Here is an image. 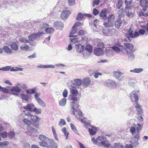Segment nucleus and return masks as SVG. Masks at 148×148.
I'll return each mask as SVG.
<instances>
[{"mask_svg":"<svg viewBox=\"0 0 148 148\" xmlns=\"http://www.w3.org/2000/svg\"><path fill=\"white\" fill-rule=\"evenodd\" d=\"M92 140L93 143L99 147L103 146L105 147L110 148V145L107 140L106 138L101 136L97 138H92Z\"/></svg>","mask_w":148,"mask_h":148,"instance_id":"f257e3e1","label":"nucleus"},{"mask_svg":"<svg viewBox=\"0 0 148 148\" xmlns=\"http://www.w3.org/2000/svg\"><path fill=\"white\" fill-rule=\"evenodd\" d=\"M70 106L71 108V110L72 114L75 115L76 117L79 119L80 117L83 116V113L79 109L80 106L79 102L73 101L70 103Z\"/></svg>","mask_w":148,"mask_h":148,"instance_id":"f03ea898","label":"nucleus"},{"mask_svg":"<svg viewBox=\"0 0 148 148\" xmlns=\"http://www.w3.org/2000/svg\"><path fill=\"white\" fill-rule=\"evenodd\" d=\"M139 92L138 91L134 90L129 95L130 98L132 101L135 102L136 103L138 101V95Z\"/></svg>","mask_w":148,"mask_h":148,"instance_id":"7ed1b4c3","label":"nucleus"},{"mask_svg":"<svg viewBox=\"0 0 148 148\" xmlns=\"http://www.w3.org/2000/svg\"><path fill=\"white\" fill-rule=\"evenodd\" d=\"M140 137V134H136L133 137L131 138L130 143L132 144L134 147H136L139 144L138 140Z\"/></svg>","mask_w":148,"mask_h":148,"instance_id":"20e7f679","label":"nucleus"},{"mask_svg":"<svg viewBox=\"0 0 148 148\" xmlns=\"http://www.w3.org/2000/svg\"><path fill=\"white\" fill-rule=\"evenodd\" d=\"M71 86L73 88H74L75 86H79L82 85V81L80 79H77L73 80L71 81Z\"/></svg>","mask_w":148,"mask_h":148,"instance_id":"39448f33","label":"nucleus"},{"mask_svg":"<svg viewBox=\"0 0 148 148\" xmlns=\"http://www.w3.org/2000/svg\"><path fill=\"white\" fill-rule=\"evenodd\" d=\"M40 95V93H36L34 96L38 104L43 107H45V103L40 98L38 97Z\"/></svg>","mask_w":148,"mask_h":148,"instance_id":"423d86ee","label":"nucleus"},{"mask_svg":"<svg viewBox=\"0 0 148 148\" xmlns=\"http://www.w3.org/2000/svg\"><path fill=\"white\" fill-rule=\"evenodd\" d=\"M54 26L56 29L59 30H62L64 27V24L61 21H57L53 23Z\"/></svg>","mask_w":148,"mask_h":148,"instance_id":"0eeeda50","label":"nucleus"},{"mask_svg":"<svg viewBox=\"0 0 148 148\" xmlns=\"http://www.w3.org/2000/svg\"><path fill=\"white\" fill-rule=\"evenodd\" d=\"M25 112V115L28 117H30L31 120L34 122H36L38 120V117L35 115L31 114L29 112Z\"/></svg>","mask_w":148,"mask_h":148,"instance_id":"6e6552de","label":"nucleus"},{"mask_svg":"<svg viewBox=\"0 0 148 148\" xmlns=\"http://www.w3.org/2000/svg\"><path fill=\"white\" fill-rule=\"evenodd\" d=\"M113 51H114L116 53H119L121 51V50H127L126 48L122 45H120L119 47L114 46L111 47Z\"/></svg>","mask_w":148,"mask_h":148,"instance_id":"1a4fd4ad","label":"nucleus"},{"mask_svg":"<svg viewBox=\"0 0 148 148\" xmlns=\"http://www.w3.org/2000/svg\"><path fill=\"white\" fill-rule=\"evenodd\" d=\"M105 52L106 56L108 57L113 56L114 53L111 47L106 48Z\"/></svg>","mask_w":148,"mask_h":148,"instance_id":"9d476101","label":"nucleus"},{"mask_svg":"<svg viewBox=\"0 0 148 148\" xmlns=\"http://www.w3.org/2000/svg\"><path fill=\"white\" fill-rule=\"evenodd\" d=\"M125 36L129 41L131 40V38H134L133 31L131 29L128 30V32L125 34Z\"/></svg>","mask_w":148,"mask_h":148,"instance_id":"9b49d317","label":"nucleus"},{"mask_svg":"<svg viewBox=\"0 0 148 148\" xmlns=\"http://www.w3.org/2000/svg\"><path fill=\"white\" fill-rule=\"evenodd\" d=\"M91 82V80L89 78H84L82 81V85L83 87H86L90 84Z\"/></svg>","mask_w":148,"mask_h":148,"instance_id":"f8f14e48","label":"nucleus"},{"mask_svg":"<svg viewBox=\"0 0 148 148\" xmlns=\"http://www.w3.org/2000/svg\"><path fill=\"white\" fill-rule=\"evenodd\" d=\"M103 51L101 48L95 47L94 51V54L97 56H100L103 54Z\"/></svg>","mask_w":148,"mask_h":148,"instance_id":"ddd939ff","label":"nucleus"},{"mask_svg":"<svg viewBox=\"0 0 148 148\" xmlns=\"http://www.w3.org/2000/svg\"><path fill=\"white\" fill-rule=\"evenodd\" d=\"M48 148H58V146L52 139H50L49 141Z\"/></svg>","mask_w":148,"mask_h":148,"instance_id":"4468645a","label":"nucleus"},{"mask_svg":"<svg viewBox=\"0 0 148 148\" xmlns=\"http://www.w3.org/2000/svg\"><path fill=\"white\" fill-rule=\"evenodd\" d=\"M108 11L107 9L105 8L102 10L100 13L99 16L102 19L105 20L107 18L106 14Z\"/></svg>","mask_w":148,"mask_h":148,"instance_id":"2eb2a0df","label":"nucleus"},{"mask_svg":"<svg viewBox=\"0 0 148 148\" xmlns=\"http://www.w3.org/2000/svg\"><path fill=\"white\" fill-rule=\"evenodd\" d=\"M70 15L69 10H63L62 12L61 15V18L62 19H64L67 18Z\"/></svg>","mask_w":148,"mask_h":148,"instance_id":"dca6fc26","label":"nucleus"},{"mask_svg":"<svg viewBox=\"0 0 148 148\" xmlns=\"http://www.w3.org/2000/svg\"><path fill=\"white\" fill-rule=\"evenodd\" d=\"M75 45L76 49L78 53H80L83 52L84 49L83 45L80 44H75Z\"/></svg>","mask_w":148,"mask_h":148,"instance_id":"f3484780","label":"nucleus"},{"mask_svg":"<svg viewBox=\"0 0 148 148\" xmlns=\"http://www.w3.org/2000/svg\"><path fill=\"white\" fill-rule=\"evenodd\" d=\"M30 134H28L30 136L36 137L37 136V135L38 134V133L37 130L33 127H31L30 129Z\"/></svg>","mask_w":148,"mask_h":148,"instance_id":"a211bd4d","label":"nucleus"},{"mask_svg":"<svg viewBox=\"0 0 148 148\" xmlns=\"http://www.w3.org/2000/svg\"><path fill=\"white\" fill-rule=\"evenodd\" d=\"M135 107L138 114L141 115L143 113V109L141 108V106L137 103Z\"/></svg>","mask_w":148,"mask_h":148,"instance_id":"6ab92c4d","label":"nucleus"},{"mask_svg":"<svg viewBox=\"0 0 148 148\" xmlns=\"http://www.w3.org/2000/svg\"><path fill=\"white\" fill-rule=\"evenodd\" d=\"M122 21L120 18L117 19L115 21V25L117 28H119L121 25L122 24Z\"/></svg>","mask_w":148,"mask_h":148,"instance_id":"aec40b11","label":"nucleus"},{"mask_svg":"<svg viewBox=\"0 0 148 148\" xmlns=\"http://www.w3.org/2000/svg\"><path fill=\"white\" fill-rule=\"evenodd\" d=\"M125 12L127 15L128 17H130L132 15L131 8L129 7H128L127 5L126 6H125Z\"/></svg>","mask_w":148,"mask_h":148,"instance_id":"412c9836","label":"nucleus"},{"mask_svg":"<svg viewBox=\"0 0 148 148\" xmlns=\"http://www.w3.org/2000/svg\"><path fill=\"white\" fill-rule=\"evenodd\" d=\"M108 22H105L103 23V25L106 27H112L114 25L113 21V20L110 21H107Z\"/></svg>","mask_w":148,"mask_h":148,"instance_id":"4be33fe9","label":"nucleus"},{"mask_svg":"<svg viewBox=\"0 0 148 148\" xmlns=\"http://www.w3.org/2000/svg\"><path fill=\"white\" fill-rule=\"evenodd\" d=\"M37 68H44L46 69L47 68H55V66L53 65H40L38 66H37Z\"/></svg>","mask_w":148,"mask_h":148,"instance_id":"5701e85b","label":"nucleus"},{"mask_svg":"<svg viewBox=\"0 0 148 148\" xmlns=\"http://www.w3.org/2000/svg\"><path fill=\"white\" fill-rule=\"evenodd\" d=\"M88 132L90 134L92 135H94L96 134V131L97 129L95 127H92L91 128H89Z\"/></svg>","mask_w":148,"mask_h":148,"instance_id":"b1692460","label":"nucleus"},{"mask_svg":"<svg viewBox=\"0 0 148 148\" xmlns=\"http://www.w3.org/2000/svg\"><path fill=\"white\" fill-rule=\"evenodd\" d=\"M114 77L117 79L119 81H122V79H119L121 75L123 74L121 72L119 71H114L113 72Z\"/></svg>","mask_w":148,"mask_h":148,"instance_id":"393cba45","label":"nucleus"},{"mask_svg":"<svg viewBox=\"0 0 148 148\" xmlns=\"http://www.w3.org/2000/svg\"><path fill=\"white\" fill-rule=\"evenodd\" d=\"M110 148H124V147L119 143H115L110 146Z\"/></svg>","mask_w":148,"mask_h":148,"instance_id":"a878e982","label":"nucleus"},{"mask_svg":"<svg viewBox=\"0 0 148 148\" xmlns=\"http://www.w3.org/2000/svg\"><path fill=\"white\" fill-rule=\"evenodd\" d=\"M127 54L128 56V59L129 60L132 61L135 59V56L132 52H128L127 51Z\"/></svg>","mask_w":148,"mask_h":148,"instance_id":"bb28decb","label":"nucleus"},{"mask_svg":"<svg viewBox=\"0 0 148 148\" xmlns=\"http://www.w3.org/2000/svg\"><path fill=\"white\" fill-rule=\"evenodd\" d=\"M39 26L41 30H44L48 27V25L46 23L42 22L39 25Z\"/></svg>","mask_w":148,"mask_h":148,"instance_id":"cd10ccee","label":"nucleus"},{"mask_svg":"<svg viewBox=\"0 0 148 148\" xmlns=\"http://www.w3.org/2000/svg\"><path fill=\"white\" fill-rule=\"evenodd\" d=\"M108 82L112 87H116L117 86V83L114 81L108 80Z\"/></svg>","mask_w":148,"mask_h":148,"instance_id":"c85d7f7f","label":"nucleus"},{"mask_svg":"<svg viewBox=\"0 0 148 148\" xmlns=\"http://www.w3.org/2000/svg\"><path fill=\"white\" fill-rule=\"evenodd\" d=\"M143 71V69L141 68H135L133 70H131L130 71L136 73H140Z\"/></svg>","mask_w":148,"mask_h":148,"instance_id":"c756f323","label":"nucleus"},{"mask_svg":"<svg viewBox=\"0 0 148 148\" xmlns=\"http://www.w3.org/2000/svg\"><path fill=\"white\" fill-rule=\"evenodd\" d=\"M66 99L65 98H63L59 101V105L60 106H64L66 105Z\"/></svg>","mask_w":148,"mask_h":148,"instance_id":"7c9ffc66","label":"nucleus"},{"mask_svg":"<svg viewBox=\"0 0 148 148\" xmlns=\"http://www.w3.org/2000/svg\"><path fill=\"white\" fill-rule=\"evenodd\" d=\"M77 95H70L69 96V100L73 101L76 102L77 101Z\"/></svg>","mask_w":148,"mask_h":148,"instance_id":"2f4dec72","label":"nucleus"},{"mask_svg":"<svg viewBox=\"0 0 148 148\" xmlns=\"http://www.w3.org/2000/svg\"><path fill=\"white\" fill-rule=\"evenodd\" d=\"M25 116L24 117V119H23V122L26 124L28 125H30L31 124V121L27 119L28 118L27 116L25 115Z\"/></svg>","mask_w":148,"mask_h":148,"instance_id":"473e14b6","label":"nucleus"},{"mask_svg":"<svg viewBox=\"0 0 148 148\" xmlns=\"http://www.w3.org/2000/svg\"><path fill=\"white\" fill-rule=\"evenodd\" d=\"M39 139L41 140V141H49L50 139H49L47 137H46L45 136L42 135L40 134L39 135V137H38Z\"/></svg>","mask_w":148,"mask_h":148,"instance_id":"72a5a7b5","label":"nucleus"},{"mask_svg":"<svg viewBox=\"0 0 148 148\" xmlns=\"http://www.w3.org/2000/svg\"><path fill=\"white\" fill-rule=\"evenodd\" d=\"M3 49L5 52L7 53L10 54L12 53V51L10 48L7 46H4L3 47Z\"/></svg>","mask_w":148,"mask_h":148,"instance_id":"f704fd0d","label":"nucleus"},{"mask_svg":"<svg viewBox=\"0 0 148 148\" xmlns=\"http://www.w3.org/2000/svg\"><path fill=\"white\" fill-rule=\"evenodd\" d=\"M20 48L21 50L27 51L29 49V47L27 44H24L21 45Z\"/></svg>","mask_w":148,"mask_h":148,"instance_id":"c9c22d12","label":"nucleus"},{"mask_svg":"<svg viewBox=\"0 0 148 148\" xmlns=\"http://www.w3.org/2000/svg\"><path fill=\"white\" fill-rule=\"evenodd\" d=\"M35 107V106L33 104H28L27 105V110L31 112H33V109Z\"/></svg>","mask_w":148,"mask_h":148,"instance_id":"e433bc0d","label":"nucleus"},{"mask_svg":"<svg viewBox=\"0 0 148 148\" xmlns=\"http://www.w3.org/2000/svg\"><path fill=\"white\" fill-rule=\"evenodd\" d=\"M47 142H49V141H42L39 142V144L41 146L48 148L49 144L47 143Z\"/></svg>","mask_w":148,"mask_h":148,"instance_id":"4c0bfd02","label":"nucleus"},{"mask_svg":"<svg viewBox=\"0 0 148 148\" xmlns=\"http://www.w3.org/2000/svg\"><path fill=\"white\" fill-rule=\"evenodd\" d=\"M18 39L20 42L22 43L29 42V41L26 38L20 36L18 37Z\"/></svg>","mask_w":148,"mask_h":148,"instance_id":"58836bf2","label":"nucleus"},{"mask_svg":"<svg viewBox=\"0 0 148 148\" xmlns=\"http://www.w3.org/2000/svg\"><path fill=\"white\" fill-rule=\"evenodd\" d=\"M23 68H19L17 67L11 68L10 71H23Z\"/></svg>","mask_w":148,"mask_h":148,"instance_id":"ea45409f","label":"nucleus"},{"mask_svg":"<svg viewBox=\"0 0 148 148\" xmlns=\"http://www.w3.org/2000/svg\"><path fill=\"white\" fill-rule=\"evenodd\" d=\"M28 38L29 40L30 41H32L35 40L36 38L35 34H32L29 35L28 36Z\"/></svg>","mask_w":148,"mask_h":148,"instance_id":"a19ab883","label":"nucleus"},{"mask_svg":"<svg viewBox=\"0 0 148 148\" xmlns=\"http://www.w3.org/2000/svg\"><path fill=\"white\" fill-rule=\"evenodd\" d=\"M85 50L87 51L89 53H92V47L91 45H88L86 46Z\"/></svg>","mask_w":148,"mask_h":148,"instance_id":"79ce46f5","label":"nucleus"},{"mask_svg":"<svg viewBox=\"0 0 148 148\" xmlns=\"http://www.w3.org/2000/svg\"><path fill=\"white\" fill-rule=\"evenodd\" d=\"M124 45L127 49H130L131 50H132L134 48L133 45L130 43H125Z\"/></svg>","mask_w":148,"mask_h":148,"instance_id":"37998d69","label":"nucleus"},{"mask_svg":"<svg viewBox=\"0 0 148 148\" xmlns=\"http://www.w3.org/2000/svg\"><path fill=\"white\" fill-rule=\"evenodd\" d=\"M21 90L20 88L17 86L13 87L11 89V91L12 92H20Z\"/></svg>","mask_w":148,"mask_h":148,"instance_id":"c03bdc74","label":"nucleus"},{"mask_svg":"<svg viewBox=\"0 0 148 148\" xmlns=\"http://www.w3.org/2000/svg\"><path fill=\"white\" fill-rule=\"evenodd\" d=\"M85 14H83L79 12L78 14L76 19L78 21H80L83 18Z\"/></svg>","mask_w":148,"mask_h":148,"instance_id":"a18cd8bd","label":"nucleus"},{"mask_svg":"<svg viewBox=\"0 0 148 148\" xmlns=\"http://www.w3.org/2000/svg\"><path fill=\"white\" fill-rule=\"evenodd\" d=\"M75 27H74L73 26V29H72L71 30V33H70V37H75L76 35H73L75 34V33H76L77 32V29H76L75 28Z\"/></svg>","mask_w":148,"mask_h":148,"instance_id":"49530a36","label":"nucleus"},{"mask_svg":"<svg viewBox=\"0 0 148 148\" xmlns=\"http://www.w3.org/2000/svg\"><path fill=\"white\" fill-rule=\"evenodd\" d=\"M54 29L52 28L47 27L45 29V32L47 33L51 34L54 32Z\"/></svg>","mask_w":148,"mask_h":148,"instance_id":"de8ad7c7","label":"nucleus"},{"mask_svg":"<svg viewBox=\"0 0 148 148\" xmlns=\"http://www.w3.org/2000/svg\"><path fill=\"white\" fill-rule=\"evenodd\" d=\"M11 47L13 50H17L18 49L17 45L15 42H13L11 46Z\"/></svg>","mask_w":148,"mask_h":148,"instance_id":"09e8293b","label":"nucleus"},{"mask_svg":"<svg viewBox=\"0 0 148 148\" xmlns=\"http://www.w3.org/2000/svg\"><path fill=\"white\" fill-rule=\"evenodd\" d=\"M36 89L35 88H32V89H29L26 90V91L27 94H32L35 93Z\"/></svg>","mask_w":148,"mask_h":148,"instance_id":"8fccbe9b","label":"nucleus"},{"mask_svg":"<svg viewBox=\"0 0 148 148\" xmlns=\"http://www.w3.org/2000/svg\"><path fill=\"white\" fill-rule=\"evenodd\" d=\"M71 129L73 130V131L75 132L76 134H77L78 135H79V134L78 132L77 129L76 127L75 126V125L73 124H71Z\"/></svg>","mask_w":148,"mask_h":148,"instance_id":"3c124183","label":"nucleus"},{"mask_svg":"<svg viewBox=\"0 0 148 148\" xmlns=\"http://www.w3.org/2000/svg\"><path fill=\"white\" fill-rule=\"evenodd\" d=\"M114 18V14L112 13L108 15V16H107L106 18V21H112L113 20V18Z\"/></svg>","mask_w":148,"mask_h":148,"instance_id":"603ef678","label":"nucleus"},{"mask_svg":"<svg viewBox=\"0 0 148 148\" xmlns=\"http://www.w3.org/2000/svg\"><path fill=\"white\" fill-rule=\"evenodd\" d=\"M20 97L23 99L24 100L26 101H27L29 100V96L27 95H25L23 94H22L20 95Z\"/></svg>","mask_w":148,"mask_h":148,"instance_id":"864d4df0","label":"nucleus"},{"mask_svg":"<svg viewBox=\"0 0 148 148\" xmlns=\"http://www.w3.org/2000/svg\"><path fill=\"white\" fill-rule=\"evenodd\" d=\"M123 4L122 0H119L117 3L116 7L117 9H120Z\"/></svg>","mask_w":148,"mask_h":148,"instance_id":"5fc2aeb1","label":"nucleus"},{"mask_svg":"<svg viewBox=\"0 0 148 148\" xmlns=\"http://www.w3.org/2000/svg\"><path fill=\"white\" fill-rule=\"evenodd\" d=\"M11 66H6L3 67L2 68H0V71L2 70L4 71H7L10 70Z\"/></svg>","mask_w":148,"mask_h":148,"instance_id":"6e6d98bb","label":"nucleus"},{"mask_svg":"<svg viewBox=\"0 0 148 148\" xmlns=\"http://www.w3.org/2000/svg\"><path fill=\"white\" fill-rule=\"evenodd\" d=\"M0 91L4 93H8L9 91L7 88L2 87L0 86Z\"/></svg>","mask_w":148,"mask_h":148,"instance_id":"4d7b16f0","label":"nucleus"},{"mask_svg":"<svg viewBox=\"0 0 148 148\" xmlns=\"http://www.w3.org/2000/svg\"><path fill=\"white\" fill-rule=\"evenodd\" d=\"M62 131L64 133V136L65 137H66V139H67V138L68 135L69 134L68 132H66V128L65 127H63L62 129Z\"/></svg>","mask_w":148,"mask_h":148,"instance_id":"13d9d810","label":"nucleus"},{"mask_svg":"<svg viewBox=\"0 0 148 148\" xmlns=\"http://www.w3.org/2000/svg\"><path fill=\"white\" fill-rule=\"evenodd\" d=\"M70 92L72 94V95H77L78 93V90L74 89L71 88L70 89Z\"/></svg>","mask_w":148,"mask_h":148,"instance_id":"bf43d9fd","label":"nucleus"},{"mask_svg":"<svg viewBox=\"0 0 148 148\" xmlns=\"http://www.w3.org/2000/svg\"><path fill=\"white\" fill-rule=\"evenodd\" d=\"M9 145V142L8 141H3L0 142V147H4Z\"/></svg>","mask_w":148,"mask_h":148,"instance_id":"052dcab7","label":"nucleus"},{"mask_svg":"<svg viewBox=\"0 0 148 148\" xmlns=\"http://www.w3.org/2000/svg\"><path fill=\"white\" fill-rule=\"evenodd\" d=\"M118 14L119 16L120 17H123L124 15V11L123 8H121L119 10Z\"/></svg>","mask_w":148,"mask_h":148,"instance_id":"680f3d73","label":"nucleus"},{"mask_svg":"<svg viewBox=\"0 0 148 148\" xmlns=\"http://www.w3.org/2000/svg\"><path fill=\"white\" fill-rule=\"evenodd\" d=\"M8 136V134L6 132H3L0 133V137L1 136L3 138H6Z\"/></svg>","mask_w":148,"mask_h":148,"instance_id":"e2e57ef3","label":"nucleus"},{"mask_svg":"<svg viewBox=\"0 0 148 148\" xmlns=\"http://www.w3.org/2000/svg\"><path fill=\"white\" fill-rule=\"evenodd\" d=\"M32 112H35L37 114H40L41 113V110L40 109H38L35 107L33 109V111Z\"/></svg>","mask_w":148,"mask_h":148,"instance_id":"0e129e2a","label":"nucleus"},{"mask_svg":"<svg viewBox=\"0 0 148 148\" xmlns=\"http://www.w3.org/2000/svg\"><path fill=\"white\" fill-rule=\"evenodd\" d=\"M136 128L132 126L131 127L130 131L133 135H134L136 133Z\"/></svg>","mask_w":148,"mask_h":148,"instance_id":"69168bd1","label":"nucleus"},{"mask_svg":"<svg viewBox=\"0 0 148 148\" xmlns=\"http://www.w3.org/2000/svg\"><path fill=\"white\" fill-rule=\"evenodd\" d=\"M45 34L42 32H38V33L35 34L36 38L40 37L42 35Z\"/></svg>","mask_w":148,"mask_h":148,"instance_id":"338daca9","label":"nucleus"},{"mask_svg":"<svg viewBox=\"0 0 148 148\" xmlns=\"http://www.w3.org/2000/svg\"><path fill=\"white\" fill-rule=\"evenodd\" d=\"M8 136L9 138H13L15 136V134L13 132L10 131L8 134Z\"/></svg>","mask_w":148,"mask_h":148,"instance_id":"774afa93","label":"nucleus"}]
</instances>
